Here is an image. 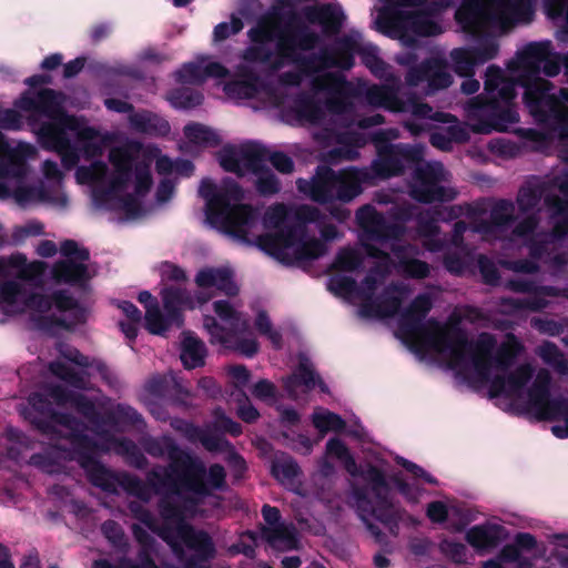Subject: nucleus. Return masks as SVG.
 Wrapping results in <instances>:
<instances>
[{"label": "nucleus", "mask_w": 568, "mask_h": 568, "mask_svg": "<svg viewBox=\"0 0 568 568\" xmlns=\"http://www.w3.org/2000/svg\"><path fill=\"white\" fill-rule=\"evenodd\" d=\"M435 113H442L444 116L439 119L435 118H416L403 122V126L412 134L419 135L420 133L429 129L428 122L448 123L449 125L440 132H434L430 134V143L433 146L448 151L452 149L453 142H466L469 139V132L466 124L460 123L454 115L445 112L435 111Z\"/></svg>", "instance_id": "cd10ccee"}, {"label": "nucleus", "mask_w": 568, "mask_h": 568, "mask_svg": "<svg viewBox=\"0 0 568 568\" xmlns=\"http://www.w3.org/2000/svg\"><path fill=\"white\" fill-rule=\"evenodd\" d=\"M445 256H444V266L445 268L454 275H463L468 267V256H469V248L466 247L464 251L454 248L450 250L447 246L444 248L446 250Z\"/></svg>", "instance_id": "c03bdc74"}, {"label": "nucleus", "mask_w": 568, "mask_h": 568, "mask_svg": "<svg viewBox=\"0 0 568 568\" xmlns=\"http://www.w3.org/2000/svg\"><path fill=\"white\" fill-rule=\"evenodd\" d=\"M244 24L240 17L232 14L230 22H221L214 28V40L223 41L229 37L239 33L243 29Z\"/></svg>", "instance_id": "5fc2aeb1"}, {"label": "nucleus", "mask_w": 568, "mask_h": 568, "mask_svg": "<svg viewBox=\"0 0 568 568\" xmlns=\"http://www.w3.org/2000/svg\"><path fill=\"white\" fill-rule=\"evenodd\" d=\"M470 231L504 247L523 242L532 258L560 270L568 264V166L554 176H530L519 187L516 203L497 200L489 220Z\"/></svg>", "instance_id": "423d86ee"}, {"label": "nucleus", "mask_w": 568, "mask_h": 568, "mask_svg": "<svg viewBox=\"0 0 568 568\" xmlns=\"http://www.w3.org/2000/svg\"><path fill=\"white\" fill-rule=\"evenodd\" d=\"M173 390L182 392V387L175 376L173 374H156L145 382L140 399L161 400L171 397Z\"/></svg>", "instance_id": "f704fd0d"}, {"label": "nucleus", "mask_w": 568, "mask_h": 568, "mask_svg": "<svg viewBox=\"0 0 568 568\" xmlns=\"http://www.w3.org/2000/svg\"><path fill=\"white\" fill-rule=\"evenodd\" d=\"M316 385L322 392H327L326 385L315 373L313 363L304 354L300 355L298 366L292 375L284 379V388L292 399H298L302 395L312 390Z\"/></svg>", "instance_id": "c85d7f7f"}, {"label": "nucleus", "mask_w": 568, "mask_h": 568, "mask_svg": "<svg viewBox=\"0 0 568 568\" xmlns=\"http://www.w3.org/2000/svg\"><path fill=\"white\" fill-rule=\"evenodd\" d=\"M145 504L133 500L128 505L131 515L143 525L133 524L131 527L134 539L140 545L138 562L134 564L126 557L121 558L116 564L100 559L93 562V568H159L151 558V554L154 551L155 538L149 530L162 538V532L169 530L173 523H165L163 519L160 523L156 516L146 508Z\"/></svg>", "instance_id": "4be33fe9"}, {"label": "nucleus", "mask_w": 568, "mask_h": 568, "mask_svg": "<svg viewBox=\"0 0 568 568\" xmlns=\"http://www.w3.org/2000/svg\"><path fill=\"white\" fill-rule=\"evenodd\" d=\"M439 549L455 564H465L468 560V549L463 542L444 539L439 544Z\"/></svg>", "instance_id": "09e8293b"}, {"label": "nucleus", "mask_w": 568, "mask_h": 568, "mask_svg": "<svg viewBox=\"0 0 568 568\" xmlns=\"http://www.w3.org/2000/svg\"><path fill=\"white\" fill-rule=\"evenodd\" d=\"M416 210L417 207L412 204H394L385 216L372 204L361 206L356 211V221L362 231L361 242L365 253L375 260L374 265L359 284L346 275H336L331 283L341 294L359 302L358 314L362 317L387 318L398 315V331L403 337L420 351L440 358L438 352L427 348L417 336L410 335L402 325L406 313L409 312L413 318L419 316L418 311L410 308L423 293L415 296L409 305L400 311L403 302L412 294L410 285L405 282H392L386 285L393 270L415 280H424L430 274V265L417 258L419 248L403 240V223L416 217L417 233L427 251L436 253L446 247V239L440 236V227L432 212L427 210L416 214ZM424 294L432 297V310L435 297L429 292Z\"/></svg>", "instance_id": "7ed1b4c3"}, {"label": "nucleus", "mask_w": 568, "mask_h": 568, "mask_svg": "<svg viewBox=\"0 0 568 568\" xmlns=\"http://www.w3.org/2000/svg\"><path fill=\"white\" fill-rule=\"evenodd\" d=\"M313 424L321 432H342L345 428V420L337 414L327 409L318 408L313 413Z\"/></svg>", "instance_id": "37998d69"}, {"label": "nucleus", "mask_w": 568, "mask_h": 568, "mask_svg": "<svg viewBox=\"0 0 568 568\" xmlns=\"http://www.w3.org/2000/svg\"><path fill=\"white\" fill-rule=\"evenodd\" d=\"M326 454L338 459L352 477H359L365 483V486L352 485L349 505L356 510L376 542L384 544L385 536L372 519L382 523L396 535L395 529L402 518V510L393 503L390 488L383 471L369 464L358 466L347 446L338 438H331L326 443Z\"/></svg>", "instance_id": "4468645a"}, {"label": "nucleus", "mask_w": 568, "mask_h": 568, "mask_svg": "<svg viewBox=\"0 0 568 568\" xmlns=\"http://www.w3.org/2000/svg\"><path fill=\"white\" fill-rule=\"evenodd\" d=\"M184 135L189 142L201 146H216L221 142L214 130L200 123L185 125Z\"/></svg>", "instance_id": "a19ab883"}, {"label": "nucleus", "mask_w": 568, "mask_h": 568, "mask_svg": "<svg viewBox=\"0 0 568 568\" xmlns=\"http://www.w3.org/2000/svg\"><path fill=\"white\" fill-rule=\"evenodd\" d=\"M65 97L52 89L27 92L16 103L24 112L44 115L48 121L34 128L41 145L61 156L65 170L73 169L81 158L93 159L102 153L99 132L84 120L63 110Z\"/></svg>", "instance_id": "9b49d317"}, {"label": "nucleus", "mask_w": 568, "mask_h": 568, "mask_svg": "<svg viewBox=\"0 0 568 568\" xmlns=\"http://www.w3.org/2000/svg\"><path fill=\"white\" fill-rule=\"evenodd\" d=\"M529 14V4L520 0H462L455 19L475 44L452 50L454 71L460 77L473 75L475 65L498 54L497 39L527 20Z\"/></svg>", "instance_id": "1a4fd4ad"}, {"label": "nucleus", "mask_w": 568, "mask_h": 568, "mask_svg": "<svg viewBox=\"0 0 568 568\" xmlns=\"http://www.w3.org/2000/svg\"><path fill=\"white\" fill-rule=\"evenodd\" d=\"M213 422L206 425L205 433L202 437L201 444L203 447L211 453L217 452H226L229 448H232V444L217 435L211 434V428L216 430H221L223 433H227L232 436H239L242 434V426L231 419L224 412L223 408H215L212 413Z\"/></svg>", "instance_id": "c756f323"}, {"label": "nucleus", "mask_w": 568, "mask_h": 568, "mask_svg": "<svg viewBox=\"0 0 568 568\" xmlns=\"http://www.w3.org/2000/svg\"><path fill=\"white\" fill-rule=\"evenodd\" d=\"M43 233V225L37 221H30L24 225L14 227L12 241L16 244L23 242L29 236H36Z\"/></svg>", "instance_id": "bf43d9fd"}, {"label": "nucleus", "mask_w": 568, "mask_h": 568, "mask_svg": "<svg viewBox=\"0 0 568 568\" xmlns=\"http://www.w3.org/2000/svg\"><path fill=\"white\" fill-rule=\"evenodd\" d=\"M312 18L318 21L326 33H336L342 27L344 13L342 9L333 4H323L311 9Z\"/></svg>", "instance_id": "58836bf2"}, {"label": "nucleus", "mask_w": 568, "mask_h": 568, "mask_svg": "<svg viewBox=\"0 0 568 568\" xmlns=\"http://www.w3.org/2000/svg\"><path fill=\"white\" fill-rule=\"evenodd\" d=\"M140 444L150 456L166 458L170 462L165 466H154L146 475L149 484L161 497L169 494L181 469L184 468V475H195L203 469L202 459L181 449L170 435L145 436L141 438Z\"/></svg>", "instance_id": "f3484780"}, {"label": "nucleus", "mask_w": 568, "mask_h": 568, "mask_svg": "<svg viewBox=\"0 0 568 568\" xmlns=\"http://www.w3.org/2000/svg\"><path fill=\"white\" fill-rule=\"evenodd\" d=\"M195 282L200 288L213 287L230 296L239 291L233 272L229 267H205L199 271Z\"/></svg>", "instance_id": "2f4dec72"}, {"label": "nucleus", "mask_w": 568, "mask_h": 568, "mask_svg": "<svg viewBox=\"0 0 568 568\" xmlns=\"http://www.w3.org/2000/svg\"><path fill=\"white\" fill-rule=\"evenodd\" d=\"M122 487L130 495L135 496L139 500L143 503H149L152 498V490H155L146 480L144 483L136 476L120 474L119 476V488ZM158 494L156 491H154Z\"/></svg>", "instance_id": "79ce46f5"}, {"label": "nucleus", "mask_w": 568, "mask_h": 568, "mask_svg": "<svg viewBox=\"0 0 568 568\" xmlns=\"http://www.w3.org/2000/svg\"><path fill=\"white\" fill-rule=\"evenodd\" d=\"M164 312L160 310L158 301L148 291L140 292L138 300L145 307V327L154 335H163L172 326L183 325L182 310L194 308L206 303L211 297L199 294L196 300L180 286H168L161 292Z\"/></svg>", "instance_id": "412c9836"}, {"label": "nucleus", "mask_w": 568, "mask_h": 568, "mask_svg": "<svg viewBox=\"0 0 568 568\" xmlns=\"http://www.w3.org/2000/svg\"><path fill=\"white\" fill-rule=\"evenodd\" d=\"M50 372L58 377L62 384H50L48 385L43 393H33L29 396V398L33 395H41L44 403L42 404L44 407L48 406L51 408L53 414H57L53 409V404L57 406H70L74 408L70 403L69 404H58L52 397V389L60 387L65 393H73L81 395L78 390L90 389L89 376L92 373H97L110 387L119 388L121 386L120 378L118 375L111 371L103 361L99 358H92V364L88 367L89 372H77L70 365H67L60 361L52 362L49 365ZM82 396H84L82 394Z\"/></svg>", "instance_id": "b1692460"}, {"label": "nucleus", "mask_w": 568, "mask_h": 568, "mask_svg": "<svg viewBox=\"0 0 568 568\" xmlns=\"http://www.w3.org/2000/svg\"><path fill=\"white\" fill-rule=\"evenodd\" d=\"M477 265L484 282L488 285L495 286L500 282L499 271L496 264L486 255H479Z\"/></svg>", "instance_id": "864d4df0"}, {"label": "nucleus", "mask_w": 568, "mask_h": 568, "mask_svg": "<svg viewBox=\"0 0 568 568\" xmlns=\"http://www.w3.org/2000/svg\"><path fill=\"white\" fill-rule=\"evenodd\" d=\"M262 537L275 550L287 551L298 547V534L294 525L281 524L274 527H265Z\"/></svg>", "instance_id": "c9c22d12"}, {"label": "nucleus", "mask_w": 568, "mask_h": 568, "mask_svg": "<svg viewBox=\"0 0 568 568\" xmlns=\"http://www.w3.org/2000/svg\"><path fill=\"white\" fill-rule=\"evenodd\" d=\"M205 201L206 221L216 230L235 241L254 245L277 260L284 257L314 260L325 253V241L337 237V227L327 224L326 217L312 205L290 207L277 203L264 213L262 225L274 234L260 231L258 211L242 203L245 193L232 179H223L220 184L203 179L199 187Z\"/></svg>", "instance_id": "39448f33"}, {"label": "nucleus", "mask_w": 568, "mask_h": 568, "mask_svg": "<svg viewBox=\"0 0 568 568\" xmlns=\"http://www.w3.org/2000/svg\"><path fill=\"white\" fill-rule=\"evenodd\" d=\"M203 95L195 90L182 88L173 91L170 95L171 104L176 109H192L202 103Z\"/></svg>", "instance_id": "a18cd8bd"}, {"label": "nucleus", "mask_w": 568, "mask_h": 568, "mask_svg": "<svg viewBox=\"0 0 568 568\" xmlns=\"http://www.w3.org/2000/svg\"><path fill=\"white\" fill-rule=\"evenodd\" d=\"M57 348H58L59 354L64 359L77 364L81 368L88 369L90 364H92V358L84 356L77 348H74L65 343H59Z\"/></svg>", "instance_id": "4d7b16f0"}, {"label": "nucleus", "mask_w": 568, "mask_h": 568, "mask_svg": "<svg viewBox=\"0 0 568 568\" xmlns=\"http://www.w3.org/2000/svg\"><path fill=\"white\" fill-rule=\"evenodd\" d=\"M176 181L172 179H163L156 189V203L164 204L170 201L174 194Z\"/></svg>", "instance_id": "338daca9"}, {"label": "nucleus", "mask_w": 568, "mask_h": 568, "mask_svg": "<svg viewBox=\"0 0 568 568\" xmlns=\"http://www.w3.org/2000/svg\"><path fill=\"white\" fill-rule=\"evenodd\" d=\"M225 460L232 471L234 473V476L236 478H240L243 476L244 471L246 470V463L242 456H240L235 450L234 447L229 448L226 452Z\"/></svg>", "instance_id": "0e129e2a"}, {"label": "nucleus", "mask_w": 568, "mask_h": 568, "mask_svg": "<svg viewBox=\"0 0 568 568\" xmlns=\"http://www.w3.org/2000/svg\"><path fill=\"white\" fill-rule=\"evenodd\" d=\"M219 162L225 171L239 176L255 175V186L261 195H273L281 190L278 179L266 165V149L260 143L223 146L219 152Z\"/></svg>", "instance_id": "aec40b11"}, {"label": "nucleus", "mask_w": 568, "mask_h": 568, "mask_svg": "<svg viewBox=\"0 0 568 568\" xmlns=\"http://www.w3.org/2000/svg\"><path fill=\"white\" fill-rule=\"evenodd\" d=\"M453 0H389L376 21L384 34L398 39L406 47H415L418 37L442 32L433 14L448 7Z\"/></svg>", "instance_id": "2eb2a0df"}, {"label": "nucleus", "mask_w": 568, "mask_h": 568, "mask_svg": "<svg viewBox=\"0 0 568 568\" xmlns=\"http://www.w3.org/2000/svg\"><path fill=\"white\" fill-rule=\"evenodd\" d=\"M376 148L377 156L368 166H349L335 171L318 165L314 175L298 179V192L320 204L349 203L363 193V184L402 175L407 166L414 169L407 181L408 195L424 204L452 202L458 196L452 174L439 161H424L425 145L384 144Z\"/></svg>", "instance_id": "0eeeda50"}, {"label": "nucleus", "mask_w": 568, "mask_h": 568, "mask_svg": "<svg viewBox=\"0 0 568 568\" xmlns=\"http://www.w3.org/2000/svg\"><path fill=\"white\" fill-rule=\"evenodd\" d=\"M363 261L359 253L354 248H342L334 262V265L346 272H353L361 267Z\"/></svg>", "instance_id": "8fccbe9b"}, {"label": "nucleus", "mask_w": 568, "mask_h": 568, "mask_svg": "<svg viewBox=\"0 0 568 568\" xmlns=\"http://www.w3.org/2000/svg\"><path fill=\"white\" fill-rule=\"evenodd\" d=\"M213 306L216 316H203V327L211 344L253 357L258 351V344L250 331L247 317L229 301H215Z\"/></svg>", "instance_id": "a211bd4d"}, {"label": "nucleus", "mask_w": 568, "mask_h": 568, "mask_svg": "<svg viewBox=\"0 0 568 568\" xmlns=\"http://www.w3.org/2000/svg\"><path fill=\"white\" fill-rule=\"evenodd\" d=\"M232 397L237 402L236 413L243 422L253 423L258 418L260 414L257 409L250 403L246 394L242 389L232 393Z\"/></svg>", "instance_id": "3c124183"}, {"label": "nucleus", "mask_w": 568, "mask_h": 568, "mask_svg": "<svg viewBox=\"0 0 568 568\" xmlns=\"http://www.w3.org/2000/svg\"><path fill=\"white\" fill-rule=\"evenodd\" d=\"M294 18L295 13L293 10H284L281 6L273 4L260 17L256 26L248 30L247 36L255 44L243 51V62L241 64H245L251 72H255L252 68L253 63H268L273 57V52L263 44L274 41L278 55L286 62L297 65V71H301V67L284 57L278 49L281 37L287 36L297 28L306 26L305 23L293 24Z\"/></svg>", "instance_id": "6ab92c4d"}, {"label": "nucleus", "mask_w": 568, "mask_h": 568, "mask_svg": "<svg viewBox=\"0 0 568 568\" xmlns=\"http://www.w3.org/2000/svg\"><path fill=\"white\" fill-rule=\"evenodd\" d=\"M505 287L515 293L528 294L525 297H501L498 302L500 312L506 315H515L520 312H540L548 307L547 297H557L559 287L539 285L529 278H511L505 282Z\"/></svg>", "instance_id": "a878e982"}, {"label": "nucleus", "mask_w": 568, "mask_h": 568, "mask_svg": "<svg viewBox=\"0 0 568 568\" xmlns=\"http://www.w3.org/2000/svg\"><path fill=\"white\" fill-rule=\"evenodd\" d=\"M281 173L288 174L294 171L293 160L283 152H273L270 155L266 154V161Z\"/></svg>", "instance_id": "052dcab7"}, {"label": "nucleus", "mask_w": 568, "mask_h": 568, "mask_svg": "<svg viewBox=\"0 0 568 568\" xmlns=\"http://www.w3.org/2000/svg\"><path fill=\"white\" fill-rule=\"evenodd\" d=\"M145 504L133 500L128 505L131 515L143 525L133 524L131 527L134 539L140 545L138 562L134 564L126 557L121 558L116 564L100 559L93 562V568H159L151 558V554L154 551L155 538L149 530L162 538V532L169 530L173 523H165L163 519L160 523L156 516L146 508Z\"/></svg>", "instance_id": "5701e85b"}, {"label": "nucleus", "mask_w": 568, "mask_h": 568, "mask_svg": "<svg viewBox=\"0 0 568 568\" xmlns=\"http://www.w3.org/2000/svg\"><path fill=\"white\" fill-rule=\"evenodd\" d=\"M36 153L30 143L9 142L0 132V199L11 197L22 207L47 203L65 209L69 200L63 191V172L57 162L45 160L42 164L43 180L34 185L27 183L28 160Z\"/></svg>", "instance_id": "ddd939ff"}, {"label": "nucleus", "mask_w": 568, "mask_h": 568, "mask_svg": "<svg viewBox=\"0 0 568 568\" xmlns=\"http://www.w3.org/2000/svg\"><path fill=\"white\" fill-rule=\"evenodd\" d=\"M128 119L130 128L142 134L163 136L170 132V124L165 119L146 110L133 111Z\"/></svg>", "instance_id": "72a5a7b5"}, {"label": "nucleus", "mask_w": 568, "mask_h": 568, "mask_svg": "<svg viewBox=\"0 0 568 568\" xmlns=\"http://www.w3.org/2000/svg\"><path fill=\"white\" fill-rule=\"evenodd\" d=\"M536 354L560 375H568V359L556 344L544 342L537 347Z\"/></svg>", "instance_id": "ea45409f"}, {"label": "nucleus", "mask_w": 568, "mask_h": 568, "mask_svg": "<svg viewBox=\"0 0 568 568\" xmlns=\"http://www.w3.org/2000/svg\"><path fill=\"white\" fill-rule=\"evenodd\" d=\"M272 474L287 489L300 494L297 490L300 467L292 457L286 455L276 457L272 464Z\"/></svg>", "instance_id": "4c0bfd02"}, {"label": "nucleus", "mask_w": 568, "mask_h": 568, "mask_svg": "<svg viewBox=\"0 0 568 568\" xmlns=\"http://www.w3.org/2000/svg\"><path fill=\"white\" fill-rule=\"evenodd\" d=\"M237 79L224 84L226 97L237 103L257 100L263 106L280 109L286 118L301 123L322 125L325 110L314 100L311 92H302L301 85L306 87L303 71H287L278 77L274 88L265 87L256 72H251L245 64H239Z\"/></svg>", "instance_id": "f8f14e48"}, {"label": "nucleus", "mask_w": 568, "mask_h": 568, "mask_svg": "<svg viewBox=\"0 0 568 568\" xmlns=\"http://www.w3.org/2000/svg\"><path fill=\"white\" fill-rule=\"evenodd\" d=\"M62 260L54 263L52 277L57 282L84 287L95 274L90 264V252L73 240L64 241L60 246Z\"/></svg>", "instance_id": "bb28decb"}, {"label": "nucleus", "mask_w": 568, "mask_h": 568, "mask_svg": "<svg viewBox=\"0 0 568 568\" xmlns=\"http://www.w3.org/2000/svg\"><path fill=\"white\" fill-rule=\"evenodd\" d=\"M395 61L408 68L405 74L407 88L402 87L403 91H414L420 83L426 82L424 95L428 97L447 89L453 83V75L443 59L432 57L416 64V54L405 53L396 55Z\"/></svg>", "instance_id": "393cba45"}, {"label": "nucleus", "mask_w": 568, "mask_h": 568, "mask_svg": "<svg viewBox=\"0 0 568 568\" xmlns=\"http://www.w3.org/2000/svg\"><path fill=\"white\" fill-rule=\"evenodd\" d=\"M101 531L114 548L123 554L128 552L129 544L120 524L114 520H106L102 524Z\"/></svg>", "instance_id": "49530a36"}, {"label": "nucleus", "mask_w": 568, "mask_h": 568, "mask_svg": "<svg viewBox=\"0 0 568 568\" xmlns=\"http://www.w3.org/2000/svg\"><path fill=\"white\" fill-rule=\"evenodd\" d=\"M489 149L505 156L517 155L519 149L506 139H496L489 142Z\"/></svg>", "instance_id": "774afa93"}, {"label": "nucleus", "mask_w": 568, "mask_h": 568, "mask_svg": "<svg viewBox=\"0 0 568 568\" xmlns=\"http://www.w3.org/2000/svg\"><path fill=\"white\" fill-rule=\"evenodd\" d=\"M51 394L58 404L70 403L89 422L90 427L73 416L53 414L49 405H42L44 400L41 395L31 396L20 414L54 443L44 453L32 455L30 465L47 474H61L67 471V462L75 460L93 486L112 494H118L120 474L112 473L101 464L95 457L98 452L113 450L139 469L148 466L146 457L133 440L116 438L108 429V420L91 398L65 393L60 387L53 388Z\"/></svg>", "instance_id": "20e7f679"}, {"label": "nucleus", "mask_w": 568, "mask_h": 568, "mask_svg": "<svg viewBox=\"0 0 568 568\" xmlns=\"http://www.w3.org/2000/svg\"><path fill=\"white\" fill-rule=\"evenodd\" d=\"M160 274H161L162 281H172V282H175L179 284L185 280L184 271L182 268H180L179 266H176L172 263H169V262L161 264Z\"/></svg>", "instance_id": "69168bd1"}, {"label": "nucleus", "mask_w": 568, "mask_h": 568, "mask_svg": "<svg viewBox=\"0 0 568 568\" xmlns=\"http://www.w3.org/2000/svg\"><path fill=\"white\" fill-rule=\"evenodd\" d=\"M227 74L229 70L223 64L209 58L185 63L175 72L176 80L185 84H200L209 78L221 79Z\"/></svg>", "instance_id": "7c9ffc66"}, {"label": "nucleus", "mask_w": 568, "mask_h": 568, "mask_svg": "<svg viewBox=\"0 0 568 568\" xmlns=\"http://www.w3.org/2000/svg\"><path fill=\"white\" fill-rule=\"evenodd\" d=\"M499 265L514 273L534 274L539 271V265L531 260H500Z\"/></svg>", "instance_id": "6e6d98bb"}, {"label": "nucleus", "mask_w": 568, "mask_h": 568, "mask_svg": "<svg viewBox=\"0 0 568 568\" xmlns=\"http://www.w3.org/2000/svg\"><path fill=\"white\" fill-rule=\"evenodd\" d=\"M142 145L131 142L109 152V166L95 160L80 165L77 182L91 187L92 202L99 210L116 212L124 220L142 217L152 211L146 201L152 186L151 161L141 154Z\"/></svg>", "instance_id": "6e6552de"}, {"label": "nucleus", "mask_w": 568, "mask_h": 568, "mask_svg": "<svg viewBox=\"0 0 568 568\" xmlns=\"http://www.w3.org/2000/svg\"><path fill=\"white\" fill-rule=\"evenodd\" d=\"M255 327L261 335L266 336L274 348L282 347V334L278 329L274 328L270 317L265 312H260L255 320Z\"/></svg>", "instance_id": "de8ad7c7"}, {"label": "nucleus", "mask_w": 568, "mask_h": 568, "mask_svg": "<svg viewBox=\"0 0 568 568\" xmlns=\"http://www.w3.org/2000/svg\"><path fill=\"white\" fill-rule=\"evenodd\" d=\"M432 307L428 294L419 295L410 311H418L413 318L406 313L403 327L429 349L440 354L452 369L477 382L486 383L493 398L506 397L523 400L539 420L556 422L551 433L557 438H568V398L551 396V375L546 368L537 372L530 363L513 368L525 353L523 342L513 333L501 341L487 332L468 339L457 313L446 322L426 318Z\"/></svg>", "instance_id": "f03ea898"}, {"label": "nucleus", "mask_w": 568, "mask_h": 568, "mask_svg": "<svg viewBox=\"0 0 568 568\" xmlns=\"http://www.w3.org/2000/svg\"><path fill=\"white\" fill-rule=\"evenodd\" d=\"M199 474L184 475V468L175 476L169 494H164L158 501L159 515L165 519L180 517L179 506L189 511H196L199 504L211 495L213 490H223L226 487V473L222 465L213 464L206 469L202 462Z\"/></svg>", "instance_id": "dca6fc26"}, {"label": "nucleus", "mask_w": 568, "mask_h": 568, "mask_svg": "<svg viewBox=\"0 0 568 568\" xmlns=\"http://www.w3.org/2000/svg\"><path fill=\"white\" fill-rule=\"evenodd\" d=\"M531 325L540 333L549 336H558L568 329V318L561 321H554L547 318H532Z\"/></svg>", "instance_id": "603ef678"}, {"label": "nucleus", "mask_w": 568, "mask_h": 568, "mask_svg": "<svg viewBox=\"0 0 568 568\" xmlns=\"http://www.w3.org/2000/svg\"><path fill=\"white\" fill-rule=\"evenodd\" d=\"M114 417L121 422L131 425H144L142 415L133 407L125 404H118L113 410Z\"/></svg>", "instance_id": "13d9d810"}, {"label": "nucleus", "mask_w": 568, "mask_h": 568, "mask_svg": "<svg viewBox=\"0 0 568 568\" xmlns=\"http://www.w3.org/2000/svg\"><path fill=\"white\" fill-rule=\"evenodd\" d=\"M205 344L191 332L183 333L181 361L185 368L192 369L204 365Z\"/></svg>", "instance_id": "e433bc0d"}, {"label": "nucleus", "mask_w": 568, "mask_h": 568, "mask_svg": "<svg viewBox=\"0 0 568 568\" xmlns=\"http://www.w3.org/2000/svg\"><path fill=\"white\" fill-rule=\"evenodd\" d=\"M320 39L317 31L303 26L281 37L278 49L284 57L301 67L306 78V88L313 97L325 94L328 111L346 120V131L336 134L341 145L329 150L324 161L336 164L342 160H356L359 156L358 148L366 143V139L351 128L356 125L368 129L385 123V116L379 113L357 121L348 119L354 109L351 98L363 99L369 106L392 113L422 119L440 120L444 116L435 113L433 106L416 91L402 90L400 78L379 57V49L375 44L364 42L359 31L351 30L338 37L332 49L322 48L305 54L316 48Z\"/></svg>", "instance_id": "f257e3e1"}, {"label": "nucleus", "mask_w": 568, "mask_h": 568, "mask_svg": "<svg viewBox=\"0 0 568 568\" xmlns=\"http://www.w3.org/2000/svg\"><path fill=\"white\" fill-rule=\"evenodd\" d=\"M44 263H29L24 255L0 257V310L7 315L26 311L48 314L60 326L70 327L84 321L85 310L68 290L47 297L37 291L42 284Z\"/></svg>", "instance_id": "9d476101"}, {"label": "nucleus", "mask_w": 568, "mask_h": 568, "mask_svg": "<svg viewBox=\"0 0 568 568\" xmlns=\"http://www.w3.org/2000/svg\"><path fill=\"white\" fill-rule=\"evenodd\" d=\"M470 206L468 204L462 205H452L447 207H443L442 210L436 211L435 213L438 215V219L444 222H450L457 220L464 214H468Z\"/></svg>", "instance_id": "e2e57ef3"}, {"label": "nucleus", "mask_w": 568, "mask_h": 568, "mask_svg": "<svg viewBox=\"0 0 568 568\" xmlns=\"http://www.w3.org/2000/svg\"><path fill=\"white\" fill-rule=\"evenodd\" d=\"M505 529L496 524L477 525L466 532L467 542L477 550L497 547L505 536Z\"/></svg>", "instance_id": "473e14b6"}, {"label": "nucleus", "mask_w": 568, "mask_h": 568, "mask_svg": "<svg viewBox=\"0 0 568 568\" xmlns=\"http://www.w3.org/2000/svg\"><path fill=\"white\" fill-rule=\"evenodd\" d=\"M22 118L16 110L0 109V129L19 130L22 126Z\"/></svg>", "instance_id": "680f3d73"}]
</instances>
